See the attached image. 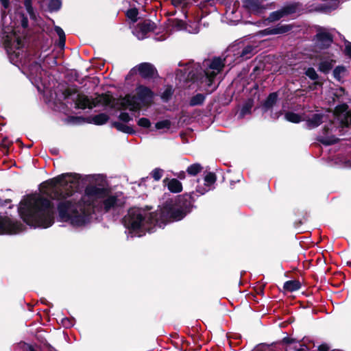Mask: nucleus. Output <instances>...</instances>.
<instances>
[{
  "label": "nucleus",
  "mask_w": 351,
  "mask_h": 351,
  "mask_svg": "<svg viewBox=\"0 0 351 351\" xmlns=\"http://www.w3.org/2000/svg\"><path fill=\"white\" fill-rule=\"evenodd\" d=\"M61 1L60 0H50L49 3V10L50 11H57L60 8Z\"/></svg>",
  "instance_id": "obj_34"
},
{
  "label": "nucleus",
  "mask_w": 351,
  "mask_h": 351,
  "mask_svg": "<svg viewBox=\"0 0 351 351\" xmlns=\"http://www.w3.org/2000/svg\"><path fill=\"white\" fill-rule=\"evenodd\" d=\"M55 30L59 36L60 45L64 46L65 43V34L64 31L60 27H56Z\"/></svg>",
  "instance_id": "obj_36"
},
{
  "label": "nucleus",
  "mask_w": 351,
  "mask_h": 351,
  "mask_svg": "<svg viewBox=\"0 0 351 351\" xmlns=\"http://www.w3.org/2000/svg\"><path fill=\"white\" fill-rule=\"evenodd\" d=\"M90 119V123L95 125H103L108 120V116L106 114L101 113L92 117Z\"/></svg>",
  "instance_id": "obj_24"
},
{
  "label": "nucleus",
  "mask_w": 351,
  "mask_h": 351,
  "mask_svg": "<svg viewBox=\"0 0 351 351\" xmlns=\"http://www.w3.org/2000/svg\"><path fill=\"white\" fill-rule=\"evenodd\" d=\"M345 93V90L343 88H339V89H337L336 90V92L335 93V95L337 96V97H340L342 95H343Z\"/></svg>",
  "instance_id": "obj_44"
},
{
  "label": "nucleus",
  "mask_w": 351,
  "mask_h": 351,
  "mask_svg": "<svg viewBox=\"0 0 351 351\" xmlns=\"http://www.w3.org/2000/svg\"><path fill=\"white\" fill-rule=\"evenodd\" d=\"M77 173H64L41 184L43 193L57 199L60 220L73 226H82L97 219L94 209L98 211H114L124 204L121 193H114L106 187L103 175L88 176L90 183L85 189L84 195L75 192L80 182Z\"/></svg>",
  "instance_id": "obj_1"
},
{
  "label": "nucleus",
  "mask_w": 351,
  "mask_h": 351,
  "mask_svg": "<svg viewBox=\"0 0 351 351\" xmlns=\"http://www.w3.org/2000/svg\"><path fill=\"white\" fill-rule=\"evenodd\" d=\"M334 115L342 125L348 126L351 124V112L348 110L346 104L337 106L335 108Z\"/></svg>",
  "instance_id": "obj_11"
},
{
  "label": "nucleus",
  "mask_w": 351,
  "mask_h": 351,
  "mask_svg": "<svg viewBox=\"0 0 351 351\" xmlns=\"http://www.w3.org/2000/svg\"><path fill=\"white\" fill-rule=\"evenodd\" d=\"M324 130L326 131V134L323 136H320L319 137V141L325 145H330L336 143L337 141V138H336L334 135H330L329 134V130L332 131V128H328L326 127L324 128Z\"/></svg>",
  "instance_id": "obj_21"
},
{
  "label": "nucleus",
  "mask_w": 351,
  "mask_h": 351,
  "mask_svg": "<svg viewBox=\"0 0 351 351\" xmlns=\"http://www.w3.org/2000/svg\"><path fill=\"white\" fill-rule=\"evenodd\" d=\"M216 176L213 173H208L204 178V186H198L196 191L200 195H204L206 192L214 188L216 182Z\"/></svg>",
  "instance_id": "obj_14"
},
{
  "label": "nucleus",
  "mask_w": 351,
  "mask_h": 351,
  "mask_svg": "<svg viewBox=\"0 0 351 351\" xmlns=\"http://www.w3.org/2000/svg\"><path fill=\"white\" fill-rule=\"evenodd\" d=\"M346 71V69L345 66H337L333 71L334 77L336 80H337L338 81H340L342 79Z\"/></svg>",
  "instance_id": "obj_27"
},
{
  "label": "nucleus",
  "mask_w": 351,
  "mask_h": 351,
  "mask_svg": "<svg viewBox=\"0 0 351 351\" xmlns=\"http://www.w3.org/2000/svg\"><path fill=\"white\" fill-rule=\"evenodd\" d=\"M62 323L63 326H65V327H70V326L73 325V322L71 321L68 318L63 319L62 320Z\"/></svg>",
  "instance_id": "obj_43"
},
{
  "label": "nucleus",
  "mask_w": 351,
  "mask_h": 351,
  "mask_svg": "<svg viewBox=\"0 0 351 351\" xmlns=\"http://www.w3.org/2000/svg\"><path fill=\"white\" fill-rule=\"evenodd\" d=\"M138 125L143 128H149L151 125V123L147 118H141L138 121Z\"/></svg>",
  "instance_id": "obj_39"
},
{
  "label": "nucleus",
  "mask_w": 351,
  "mask_h": 351,
  "mask_svg": "<svg viewBox=\"0 0 351 351\" xmlns=\"http://www.w3.org/2000/svg\"><path fill=\"white\" fill-rule=\"evenodd\" d=\"M32 0H25L24 5L30 18L34 21H36V16L32 6Z\"/></svg>",
  "instance_id": "obj_29"
},
{
  "label": "nucleus",
  "mask_w": 351,
  "mask_h": 351,
  "mask_svg": "<svg viewBox=\"0 0 351 351\" xmlns=\"http://www.w3.org/2000/svg\"><path fill=\"white\" fill-rule=\"evenodd\" d=\"M296 10V7L294 5H288L282 8L280 10L273 12L270 14L267 20L270 22L276 21L282 18L283 16H287L290 14L294 13Z\"/></svg>",
  "instance_id": "obj_15"
},
{
  "label": "nucleus",
  "mask_w": 351,
  "mask_h": 351,
  "mask_svg": "<svg viewBox=\"0 0 351 351\" xmlns=\"http://www.w3.org/2000/svg\"><path fill=\"white\" fill-rule=\"evenodd\" d=\"M245 5L252 12L261 14L263 10L266 9L261 6L258 0H245Z\"/></svg>",
  "instance_id": "obj_19"
},
{
  "label": "nucleus",
  "mask_w": 351,
  "mask_h": 351,
  "mask_svg": "<svg viewBox=\"0 0 351 351\" xmlns=\"http://www.w3.org/2000/svg\"><path fill=\"white\" fill-rule=\"evenodd\" d=\"M27 351H36L32 346H27Z\"/></svg>",
  "instance_id": "obj_49"
},
{
  "label": "nucleus",
  "mask_w": 351,
  "mask_h": 351,
  "mask_svg": "<svg viewBox=\"0 0 351 351\" xmlns=\"http://www.w3.org/2000/svg\"><path fill=\"white\" fill-rule=\"evenodd\" d=\"M136 91V96L127 95L117 99L116 103L114 102L112 97L107 94L98 95L95 99H90L84 95H77L75 105L77 108L82 109H91L99 106H111L118 109L129 108L132 111H136L152 102L154 94L149 88L139 86Z\"/></svg>",
  "instance_id": "obj_3"
},
{
  "label": "nucleus",
  "mask_w": 351,
  "mask_h": 351,
  "mask_svg": "<svg viewBox=\"0 0 351 351\" xmlns=\"http://www.w3.org/2000/svg\"><path fill=\"white\" fill-rule=\"evenodd\" d=\"M348 166L351 167V161L348 162Z\"/></svg>",
  "instance_id": "obj_50"
},
{
  "label": "nucleus",
  "mask_w": 351,
  "mask_h": 351,
  "mask_svg": "<svg viewBox=\"0 0 351 351\" xmlns=\"http://www.w3.org/2000/svg\"><path fill=\"white\" fill-rule=\"evenodd\" d=\"M28 21L21 12L5 14L2 12V27L0 37L10 62L19 66L21 64L33 84L40 89L39 84L45 87L43 82L45 71L40 63L32 57L24 54L25 34Z\"/></svg>",
  "instance_id": "obj_2"
},
{
  "label": "nucleus",
  "mask_w": 351,
  "mask_h": 351,
  "mask_svg": "<svg viewBox=\"0 0 351 351\" xmlns=\"http://www.w3.org/2000/svg\"><path fill=\"white\" fill-rule=\"evenodd\" d=\"M345 51L346 54L351 58V43L346 42Z\"/></svg>",
  "instance_id": "obj_42"
},
{
  "label": "nucleus",
  "mask_w": 351,
  "mask_h": 351,
  "mask_svg": "<svg viewBox=\"0 0 351 351\" xmlns=\"http://www.w3.org/2000/svg\"><path fill=\"white\" fill-rule=\"evenodd\" d=\"M205 99V97L202 94H197L196 95L193 96L191 100H190V105L191 106H197L202 104Z\"/></svg>",
  "instance_id": "obj_30"
},
{
  "label": "nucleus",
  "mask_w": 351,
  "mask_h": 351,
  "mask_svg": "<svg viewBox=\"0 0 351 351\" xmlns=\"http://www.w3.org/2000/svg\"><path fill=\"white\" fill-rule=\"evenodd\" d=\"M191 197L189 195H184L179 197L177 200L176 205L173 207L170 213V217L175 221H179L191 210Z\"/></svg>",
  "instance_id": "obj_7"
},
{
  "label": "nucleus",
  "mask_w": 351,
  "mask_h": 351,
  "mask_svg": "<svg viewBox=\"0 0 351 351\" xmlns=\"http://www.w3.org/2000/svg\"><path fill=\"white\" fill-rule=\"evenodd\" d=\"M252 108L251 104H246L241 109V115L244 116L246 114L249 113L250 112V109Z\"/></svg>",
  "instance_id": "obj_41"
},
{
  "label": "nucleus",
  "mask_w": 351,
  "mask_h": 351,
  "mask_svg": "<svg viewBox=\"0 0 351 351\" xmlns=\"http://www.w3.org/2000/svg\"><path fill=\"white\" fill-rule=\"evenodd\" d=\"M137 69L141 76L145 79L154 77L156 70L154 67L149 63H142L137 66Z\"/></svg>",
  "instance_id": "obj_16"
},
{
  "label": "nucleus",
  "mask_w": 351,
  "mask_h": 351,
  "mask_svg": "<svg viewBox=\"0 0 351 351\" xmlns=\"http://www.w3.org/2000/svg\"><path fill=\"white\" fill-rule=\"evenodd\" d=\"M113 126L116 128L119 131L127 133V134H132L134 133L133 129L126 125L125 123H120V122H114Z\"/></svg>",
  "instance_id": "obj_25"
},
{
  "label": "nucleus",
  "mask_w": 351,
  "mask_h": 351,
  "mask_svg": "<svg viewBox=\"0 0 351 351\" xmlns=\"http://www.w3.org/2000/svg\"><path fill=\"white\" fill-rule=\"evenodd\" d=\"M283 288L285 291L293 292L300 288V283L298 280H289L284 284Z\"/></svg>",
  "instance_id": "obj_23"
},
{
  "label": "nucleus",
  "mask_w": 351,
  "mask_h": 351,
  "mask_svg": "<svg viewBox=\"0 0 351 351\" xmlns=\"http://www.w3.org/2000/svg\"><path fill=\"white\" fill-rule=\"evenodd\" d=\"M227 56L223 60L220 58H215L213 60H205L203 63L204 67V75L199 78L201 86L204 88L206 91L211 93L216 88V86L211 88L215 77L221 71L225 62H228Z\"/></svg>",
  "instance_id": "obj_6"
},
{
  "label": "nucleus",
  "mask_w": 351,
  "mask_h": 351,
  "mask_svg": "<svg viewBox=\"0 0 351 351\" xmlns=\"http://www.w3.org/2000/svg\"><path fill=\"white\" fill-rule=\"evenodd\" d=\"M167 186L169 190L173 193H179L182 190L181 182L174 178L168 181Z\"/></svg>",
  "instance_id": "obj_22"
},
{
  "label": "nucleus",
  "mask_w": 351,
  "mask_h": 351,
  "mask_svg": "<svg viewBox=\"0 0 351 351\" xmlns=\"http://www.w3.org/2000/svg\"><path fill=\"white\" fill-rule=\"evenodd\" d=\"M171 25L173 29L176 31L186 29L187 32L191 34H197L199 31L197 24H194L195 27L193 28V29H190L188 27H186L184 22L180 19H173L171 21Z\"/></svg>",
  "instance_id": "obj_17"
},
{
  "label": "nucleus",
  "mask_w": 351,
  "mask_h": 351,
  "mask_svg": "<svg viewBox=\"0 0 351 351\" xmlns=\"http://www.w3.org/2000/svg\"><path fill=\"white\" fill-rule=\"evenodd\" d=\"M22 230L23 225L20 222L9 217L0 219V234H17Z\"/></svg>",
  "instance_id": "obj_8"
},
{
  "label": "nucleus",
  "mask_w": 351,
  "mask_h": 351,
  "mask_svg": "<svg viewBox=\"0 0 351 351\" xmlns=\"http://www.w3.org/2000/svg\"><path fill=\"white\" fill-rule=\"evenodd\" d=\"M171 125V121L169 120L165 119L160 121H158L156 123L155 128L156 130H169Z\"/></svg>",
  "instance_id": "obj_31"
},
{
  "label": "nucleus",
  "mask_w": 351,
  "mask_h": 351,
  "mask_svg": "<svg viewBox=\"0 0 351 351\" xmlns=\"http://www.w3.org/2000/svg\"><path fill=\"white\" fill-rule=\"evenodd\" d=\"M329 350V346L327 344H322L319 346V351H328Z\"/></svg>",
  "instance_id": "obj_45"
},
{
  "label": "nucleus",
  "mask_w": 351,
  "mask_h": 351,
  "mask_svg": "<svg viewBox=\"0 0 351 351\" xmlns=\"http://www.w3.org/2000/svg\"><path fill=\"white\" fill-rule=\"evenodd\" d=\"M317 45L321 48H327L332 42L331 34L325 29H321L318 31L317 35Z\"/></svg>",
  "instance_id": "obj_13"
},
{
  "label": "nucleus",
  "mask_w": 351,
  "mask_h": 351,
  "mask_svg": "<svg viewBox=\"0 0 351 351\" xmlns=\"http://www.w3.org/2000/svg\"><path fill=\"white\" fill-rule=\"evenodd\" d=\"M164 171L160 168H156L151 172L152 177L156 181H158L160 180L163 175Z\"/></svg>",
  "instance_id": "obj_35"
},
{
  "label": "nucleus",
  "mask_w": 351,
  "mask_h": 351,
  "mask_svg": "<svg viewBox=\"0 0 351 351\" xmlns=\"http://www.w3.org/2000/svg\"><path fill=\"white\" fill-rule=\"evenodd\" d=\"M165 210L149 213L138 208L129 210L124 218V225L136 237H141L146 232H152L155 226L160 228L165 225Z\"/></svg>",
  "instance_id": "obj_5"
},
{
  "label": "nucleus",
  "mask_w": 351,
  "mask_h": 351,
  "mask_svg": "<svg viewBox=\"0 0 351 351\" xmlns=\"http://www.w3.org/2000/svg\"><path fill=\"white\" fill-rule=\"evenodd\" d=\"M326 116L317 112H304L303 113V121L306 122V128L313 129L318 127L324 121Z\"/></svg>",
  "instance_id": "obj_9"
},
{
  "label": "nucleus",
  "mask_w": 351,
  "mask_h": 351,
  "mask_svg": "<svg viewBox=\"0 0 351 351\" xmlns=\"http://www.w3.org/2000/svg\"><path fill=\"white\" fill-rule=\"evenodd\" d=\"M228 52L233 53V55L236 56L235 60L237 62H239L250 58L256 51L253 46L247 45L241 51H238V49L234 46L231 47L228 49Z\"/></svg>",
  "instance_id": "obj_10"
},
{
  "label": "nucleus",
  "mask_w": 351,
  "mask_h": 351,
  "mask_svg": "<svg viewBox=\"0 0 351 351\" xmlns=\"http://www.w3.org/2000/svg\"><path fill=\"white\" fill-rule=\"evenodd\" d=\"M335 61L332 58H321L319 64V70L324 73H328L332 68Z\"/></svg>",
  "instance_id": "obj_20"
},
{
  "label": "nucleus",
  "mask_w": 351,
  "mask_h": 351,
  "mask_svg": "<svg viewBox=\"0 0 351 351\" xmlns=\"http://www.w3.org/2000/svg\"><path fill=\"white\" fill-rule=\"evenodd\" d=\"M306 76H308L311 80H315L318 78V75L316 71L313 68H308L305 72Z\"/></svg>",
  "instance_id": "obj_37"
},
{
  "label": "nucleus",
  "mask_w": 351,
  "mask_h": 351,
  "mask_svg": "<svg viewBox=\"0 0 351 351\" xmlns=\"http://www.w3.org/2000/svg\"><path fill=\"white\" fill-rule=\"evenodd\" d=\"M19 213L28 226L47 228L54 223V207L51 202L40 194L27 195L18 208Z\"/></svg>",
  "instance_id": "obj_4"
},
{
  "label": "nucleus",
  "mask_w": 351,
  "mask_h": 351,
  "mask_svg": "<svg viewBox=\"0 0 351 351\" xmlns=\"http://www.w3.org/2000/svg\"><path fill=\"white\" fill-rule=\"evenodd\" d=\"M290 27L287 25H278L276 27H269L260 32V34L262 36L271 35V34H279L288 32Z\"/></svg>",
  "instance_id": "obj_18"
},
{
  "label": "nucleus",
  "mask_w": 351,
  "mask_h": 351,
  "mask_svg": "<svg viewBox=\"0 0 351 351\" xmlns=\"http://www.w3.org/2000/svg\"><path fill=\"white\" fill-rule=\"evenodd\" d=\"M119 119L123 123H128L132 119V118L127 112H121L119 114Z\"/></svg>",
  "instance_id": "obj_40"
},
{
  "label": "nucleus",
  "mask_w": 351,
  "mask_h": 351,
  "mask_svg": "<svg viewBox=\"0 0 351 351\" xmlns=\"http://www.w3.org/2000/svg\"><path fill=\"white\" fill-rule=\"evenodd\" d=\"M286 120L292 123H300L303 121V114L299 115L294 112H287L285 115Z\"/></svg>",
  "instance_id": "obj_26"
},
{
  "label": "nucleus",
  "mask_w": 351,
  "mask_h": 351,
  "mask_svg": "<svg viewBox=\"0 0 351 351\" xmlns=\"http://www.w3.org/2000/svg\"><path fill=\"white\" fill-rule=\"evenodd\" d=\"M51 60V62H52V63H53V64H56V60L54 59V58H53V57H51V58H47L44 61V66H45V64H46V62H48V60Z\"/></svg>",
  "instance_id": "obj_47"
},
{
  "label": "nucleus",
  "mask_w": 351,
  "mask_h": 351,
  "mask_svg": "<svg viewBox=\"0 0 351 351\" xmlns=\"http://www.w3.org/2000/svg\"><path fill=\"white\" fill-rule=\"evenodd\" d=\"M155 24L149 20H145L143 23H138L133 30V34L138 40H143L146 37L148 32L154 29Z\"/></svg>",
  "instance_id": "obj_12"
},
{
  "label": "nucleus",
  "mask_w": 351,
  "mask_h": 351,
  "mask_svg": "<svg viewBox=\"0 0 351 351\" xmlns=\"http://www.w3.org/2000/svg\"><path fill=\"white\" fill-rule=\"evenodd\" d=\"M277 101V94L274 93L270 94L265 101L264 106L265 108H270Z\"/></svg>",
  "instance_id": "obj_28"
},
{
  "label": "nucleus",
  "mask_w": 351,
  "mask_h": 351,
  "mask_svg": "<svg viewBox=\"0 0 351 351\" xmlns=\"http://www.w3.org/2000/svg\"><path fill=\"white\" fill-rule=\"evenodd\" d=\"M185 1L186 0H173V3L175 5H177L178 4L184 3Z\"/></svg>",
  "instance_id": "obj_48"
},
{
  "label": "nucleus",
  "mask_w": 351,
  "mask_h": 351,
  "mask_svg": "<svg viewBox=\"0 0 351 351\" xmlns=\"http://www.w3.org/2000/svg\"><path fill=\"white\" fill-rule=\"evenodd\" d=\"M0 1L5 9L9 7V0H0Z\"/></svg>",
  "instance_id": "obj_46"
},
{
  "label": "nucleus",
  "mask_w": 351,
  "mask_h": 351,
  "mask_svg": "<svg viewBox=\"0 0 351 351\" xmlns=\"http://www.w3.org/2000/svg\"><path fill=\"white\" fill-rule=\"evenodd\" d=\"M202 167V166L198 164V163H195V164H193L191 165H190L188 168H187V172L189 174L191 175V176H195L197 175L199 172L201 171Z\"/></svg>",
  "instance_id": "obj_32"
},
{
  "label": "nucleus",
  "mask_w": 351,
  "mask_h": 351,
  "mask_svg": "<svg viewBox=\"0 0 351 351\" xmlns=\"http://www.w3.org/2000/svg\"><path fill=\"white\" fill-rule=\"evenodd\" d=\"M173 94V89L171 87H167L161 95V97L164 101H167Z\"/></svg>",
  "instance_id": "obj_38"
},
{
  "label": "nucleus",
  "mask_w": 351,
  "mask_h": 351,
  "mask_svg": "<svg viewBox=\"0 0 351 351\" xmlns=\"http://www.w3.org/2000/svg\"><path fill=\"white\" fill-rule=\"evenodd\" d=\"M138 10L136 8L129 9L126 12V16L128 19H130L132 22H136L137 21L138 16Z\"/></svg>",
  "instance_id": "obj_33"
}]
</instances>
